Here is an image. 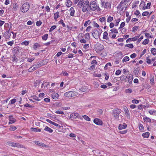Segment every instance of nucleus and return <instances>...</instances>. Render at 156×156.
Listing matches in <instances>:
<instances>
[{
  "mask_svg": "<svg viewBox=\"0 0 156 156\" xmlns=\"http://www.w3.org/2000/svg\"><path fill=\"white\" fill-rule=\"evenodd\" d=\"M151 53L154 55H156V49L155 48H152L151 50Z\"/></svg>",
  "mask_w": 156,
  "mask_h": 156,
  "instance_id": "31",
  "label": "nucleus"
},
{
  "mask_svg": "<svg viewBox=\"0 0 156 156\" xmlns=\"http://www.w3.org/2000/svg\"><path fill=\"white\" fill-rule=\"evenodd\" d=\"M108 33L107 31H105L104 32L103 34V39L108 40Z\"/></svg>",
  "mask_w": 156,
  "mask_h": 156,
  "instance_id": "22",
  "label": "nucleus"
},
{
  "mask_svg": "<svg viewBox=\"0 0 156 156\" xmlns=\"http://www.w3.org/2000/svg\"><path fill=\"white\" fill-rule=\"evenodd\" d=\"M149 41V39H146L143 41L142 42V44L144 45H146V44H147L148 43Z\"/></svg>",
  "mask_w": 156,
  "mask_h": 156,
  "instance_id": "45",
  "label": "nucleus"
},
{
  "mask_svg": "<svg viewBox=\"0 0 156 156\" xmlns=\"http://www.w3.org/2000/svg\"><path fill=\"white\" fill-rule=\"evenodd\" d=\"M156 112V111L154 110H150L149 111V113L151 115H155Z\"/></svg>",
  "mask_w": 156,
  "mask_h": 156,
  "instance_id": "36",
  "label": "nucleus"
},
{
  "mask_svg": "<svg viewBox=\"0 0 156 156\" xmlns=\"http://www.w3.org/2000/svg\"><path fill=\"white\" fill-rule=\"evenodd\" d=\"M121 72L119 69L117 70L116 71L115 74L116 75H119L121 74Z\"/></svg>",
  "mask_w": 156,
  "mask_h": 156,
  "instance_id": "57",
  "label": "nucleus"
},
{
  "mask_svg": "<svg viewBox=\"0 0 156 156\" xmlns=\"http://www.w3.org/2000/svg\"><path fill=\"white\" fill-rule=\"evenodd\" d=\"M121 112V110L118 108L114 109L112 111L113 114L115 118L118 121L119 120V114Z\"/></svg>",
  "mask_w": 156,
  "mask_h": 156,
  "instance_id": "4",
  "label": "nucleus"
},
{
  "mask_svg": "<svg viewBox=\"0 0 156 156\" xmlns=\"http://www.w3.org/2000/svg\"><path fill=\"white\" fill-rule=\"evenodd\" d=\"M139 28V27L138 26H134L133 28L132 31L133 32H135Z\"/></svg>",
  "mask_w": 156,
  "mask_h": 156,
  "instance_id": "41",
  "label": "nucleus"
},
{
  "mask_svg": "<svg viewBox=\"0 0 156 156\" xmlns=\"http://www.w3.org/2000/svg\"><path fill=\"white\" fill-rule=\"evenodd\" d=\"M109 3L108 2H102V5L104 6L105 8H107V7H108Z\"/></svg>",
  "mask_w": 156,
  "mask_h": 156,
  "instance_id": "23",
  "label": "nucleus"
},
{
  "mask_svg": "<svg viewBox=\"0 0 156 156\" xmlns=\"http://www.w3.org/2000/svg\"><path fill=\"white\" fill-rule=\"evenodd\" d=\"M64 95L65 96L67 97H71V94L70 91H69L65 93L64 94Z\"/></svg>",
  "mask_w": 156,
  "mask_h": 156,
  "instance_id": "29",
  "label": "nucleus"
},
{
  "mask_svg": "<svg viewBox=\"0 0 156 156\" xmlns=\"http://www.w3.org/2000/svg\"><path fill=\"white\" fill-rule=\"evenodd\" d=\"M33 132H41V129L38 128H35L33 127H31L30 129Z\"/></svg>",
  "mask_w": 156,
  "mask_h": 156,
  "instance_id": "28",
  "label": "nucleus"
},
{
  "mask_svg": "<svg viewBox=\"0 0 156 156\" xmlns=\"http://www.w3.org/2000/svg\"><path fill=\"white\" fill-rule=\"evenodd\" d=\"M69 11L70 12V15L71 16H73L75 12L74 8L73 7H71L69 10Z\"/></svg>",
  "mask_w": 156,
  "mask_h": 156,
  "instance_id": "20",
  "label": "nucleus"
},
{
  "mask_svg": "<svg viewBox=\"0 0 156 156\" xmlns=\"http://www.w3.org/2000/svg\"><path fill=\"white\" fill-rule=\"evenodd\" d=\"M146 60L147 63L148 64H150L151 63V60L149 58V57H147Z\"/></svg>",
  "mask_w": 156,
  "mask_h": 156,
  "instance_id": "63",
  "label": "nucleus"
},
{
  "mask_svg": "<svg viewBox=\"0 0 156 156\" xmlns=\"http://www.w3.org/2000/svg\"><path fill=\"white\" fill-rule=\"evenodd\" d=\"M89 47V44H86L83 46V48L85 49H88Z\"/></svg>",
  "mask_w": 156,
  "mask_h": 156,
  "instance_id": "50",
  "label": "nucleus"
},
{
  "mask_svg": "<svg viewBox=\"0 0 156 156\" xmlns=\"http://www.w3.org/2000/svg\"><path fill=\"white\" fill-rule=\"evenodd\" d=\"M125 47L129 48H132L133 47V46L132 44H126Z\"/></svg>",
  "mask_w": 156,
  "mask_h": 156,
  "instance_id": "39",
  "label": "nucleus"
},
{
  "mask_svg": "<svg viewBox=\"0 0 156 156\" xmlns=\"http://www.w3.org/2000/svg\"><path fill=\"white\" fill-rule=\"evenodd\" d=\"M151 5V2L148 3L146 7L145 8H144V7L143 9H149L150 8V6Z\"/></svg>",
  "mask_w": 156,
  "mask_h": 156,
  "instance_id": "40",
  "label": "nucleus"
},
{
  "mask_svg": "<svg viewBox=\"0 0 156 156\" xmlns=\"http://www.w3.org/2000/svg\"><path fill=\"white\" fill-rule=\"evenodd\" d=\"M94 122L96 124L98 125H101L103 124L102 121L98 118L95 119L94 120Z\"/></svg>",
  "mask_w": 156,
  "mask_h": 156,
  "instance_id": "10",
  "label": "nucleus"
},
{
  "mask_svg": "<svg viewBox=\"0 0 156 156\" xmlns=\"http://www.w3.org/2000/svg\"><path fill=\"white\" fill-rule=\"evenodd\" d=\"M13 44H14V41L13 40H12L11 41H10L8 42L7 43V44L8 45H9L10 46H12V45Z\"/></svg>",
  "mask_w": 156,
  "mask_h": 156,
  "instance_id": "58",
  "label": "nucleus"
},
{
  "mask_svg": "<svg viewBox=\"0 0 156 156\" xmlns=\"http://www.w3.org/2000/svg\"><path fill=\"white\" fill-rule=\"evenodd\" d=\"M71 97L76 96L77 95V93L75 91H70Z\"/></svg>",
  "mask_w": 156,
  "mask_h": 156,
  "instance_id": "44",
  "label": "nucleus"
},
{
  "mask_svg": "<svg viewBox=\"0 0 156 156\" xmlns=\"http://www.w3.org/2000/svg\"><path fill=\"white\" fill-rule=\"evenodd\" d=\"M89 4L90 2L89 1L86 0L85 1V2L83 3V6H82V11L83 12L88 11V9L90 8Z\"/></svg>",
  "mask_w": 156,
  "mask_h": 156,
  "instance_id": "6",
  "label": "nucleus"
},
{
  "mask_svg": "<svg viewBox=\"0 0 156 156\" xmlns=\"http://www.w3.org/2000/svg\"><path fill=\"white\" fill-rule=\"evenodd\" d=\"M139 36H136L132 38V41H134L136 40L139 38Z\"/></svg>",
  "mask_w": 156,
  "mask_h": 156,
  "instance_id": "56",
  "label": "nucleus"
},
{
  "mask_svg": "<svg viewBox=\"0 0 156 156\" xmlns=\"http://www.w3.org/2000/svg\"><path fill=\"white\" fill-rule=\"evenodd\" d=\"M9 124L10 125L13 123H14L16 120L12 116L10 115L9 116Z\"/></svg>",
  "mask_w": 156,
  "mask_h": 156,
  "instance_id": "12",
  "label": "nucleus"
},
{
  "mask_svg": "<svg viewBox=\"0 0 156 156\" xmlns=\"http://www.w3.org/2000/svg\"><path fill=\"white\" fill-rule=\"evenodd\" d=\"M43 63L39 62L37 64H34L28 69L29 72H32L34 71L42 66L44 65Z\"/></svg>",
  "mask_w": 156,
  "mask_h": 156,
  "instance_id": "3",
  "label": "nucleus"
},
{
  "mask_svg": "<svg viewBox=\"0 0 156 156\" xmlns=\"http://www.w3.org/2000/svg\"><path fill=\"white\" fill-rule=\"evenodd\" d=\"M13 8L14 9V11H16L17 10L18 8V5L16 3H14L13 5Z\"/></svg>",
  "mask_w": 156,
  "mask_h": 156,
  "instance_id": "30",
  "label": "nucleus"
},
{
  "mask_svg": "<svg viewBox=\"0 0 156 156\" xmlns=\"http://www.w3.org/2000/svg\"><path fill=\"white\" fill-rule=\"evenodd\" d=\"M90 8L92 11H95L96 10H98L100 9L99 7L98 6L96 2L95 1H92L90 2Z\"/></svg>",
  "mask_w": 156,
  "mask_h": 156,
  "instance_id": "5",
  "label": "nucleus"
},
{
  "mask_svg": "<svg viewBox=\"0 0 156 156\" xmlns=\"http://www.w3.org/2000/svg\"><path fill=\"white\" fill-rule=\"evenodd\" d=\"M91 23V21H90V20H88L87 21H85L84 25L85 27H87V26L89 25Z\"/></svg>",
  "mask_w": 156,
  "mask_h": 156,
  "instance_id": "35",
  "label": "nucleus"
},
{
  "mask_svg": "<svg viewBox=\"0 0 156 156\" xmlns=\"http://www.w3.org/2000/svg\"><path fill=\"white\" fill-rule=\"evenodd\" d=\"M56 26L55 25H53L51 27V28L49 30V31L50 32L52 31L54 29L56 28Z\"/></svg>",
  "mask_w": 156,
  "mask_h": 156,
  "instance_id": "49",
  "label": "nucleus"
},
{
  "mask_svg": "<svg viewBox=\"0 0 156 156\" xmlns=\"http://www.w3.org/2000/svg\"><path fill=\"white\" fill-rule=\"evenodd\" d=\"M29 43V41H25L21 43V44L27 46L28 45Z\"/></svg>",
  "mask_w": 156,
  "mask_h": 156,
  "instance_id": "46",
  "label": "nucleus"
},
{
  "mask_svg": "<svg viewBox=\"0 0 156 156\" xmlns=\"http://www.w3.org/2000/svg\"><path fill=\"white\" fill-rule=\"evenodd\" d=\"M100 21L104 25H106V20L105 17H103L99 19Z\"/></svg>",
  "mask_w": 156,
  "mask_h": 156,
  "instance_id": "16",
  "label": "nucleus"
},
{
  "mask_svg": "<svg viewBox=\"0 0 156 156\" xmlns=\"http://www.w3.org/2000/svg\"><path fill=\"white\" fill-rule=\"evenodd\" d=\"M132 92V90L130 88H129L127 89H126L125 90V92L126 93H131Z\"/></svg>",
  "mask_w": 156,
  "mask_h": 156,
  "instance_id": "52",
  "label": "nucleus"
},
{
  "mask_svg": "<svg viewBox=\"0 0 156 156\" xmlns=\"http://www.w3.org/2000/svg\"><path fill=\"white\" fill-rule=\"evenodd\" d=\"M59 12H55L54 15V18L55 20H57V19L59 16Z\"/></svg>",
  "mask_w": 156,
  "mask_h": 156,
  "instance_id": "26",
  "label": "nucleus"
},
{
  "mask_svg": "<svg viewBox=\"0 0 156 156\" xmlns=\"http://www.w3.org/2000/svg\"><path fill=\"white\" fill-rule=\"evenodd\" d=\"M44 130L45 131H48L50 133L52 132L53 131V130L51 128L48 126H46Z\"/></svg>",
  "mask_w": 156,
  "mask_h": 156,
  "instance_id": "24",
  "label": "nucleus"
},
{
  "mask_svg": "<svg viewBox=\"0 0 156 156\" xmlns=\"http://www.w3.org/2000/svg\"><path fill=\"white\" fill-rule=\"evenodd\" d=\"M30 7L29 3L26 2L23 4L20 7V10L23 12H27Z\"/></svg>",
  "mask_w": 156,
  "mask_h": 156,
  "instance_id": "2",
  "label": "nucleus"
},
{
  "mask_svg": "<svg viewBox=\"0 0 156 156\" xmlns=\"http://www.w3.org/2000/svg\"><path fill=\"white\" fill-rule=\"evenodd\" d=\"M48 34H46L42 36V39L43 40H46L48 38Z\"/></svg>",
  "mask_w": 156,
  "mask_h": 156,
  "instance_id": "38",
  "label": "nucleus"
},
{
  "mask_svg": "<svg viewBox=\"0 0 156 156\" xmlns=\"http://www.w3.org/2000/svg\"><path fill=\"white\" fill-rule=\"evenodd\" d=\"M128 4L127 3H123V2H120L119 4L118 5L117 8L120 9V11H125L126 9Z\"/></svg>",
  "mask_w": 156,
  "mask_h": 156,
  "instance_id": "7",
  "label": "nucleus"
},
{
  "mask_svg": "<svg viewBox=\"0 0 156 156\" xmlns=\"http://www.w3.org/2000/svg\"><path fill=\"white\" fill-rule=\"evenodd\" d=\"M110 31H111V32H110L109 33V36H110L112 34V33H114L116 34H117L118 33L117 30L115 28L111 30H110Z\"/></svg>",
  "mask_w": 156,
  "mask_h": 156,
  "instance_id": "19",
  "label": "nucleus"
},
{
  "mask_svg": "<svg viewBox=\"0 0 156 156\" xmlns=\"http://www.w3.org/2000/svg\"><path fill=\"white\" fill-rule=\"evenodd\" d=\"M81 117L82 118H83L85 120L87 121H90V119L87 115H82Z\"/></svg>",
  "mask_w": 156,
  "mask_h": 156,
  "instance_id": "27",
  "label": "nucleus"
},
{
  "mask_svg": "<svg viewBox=\"0 0 156 156\" xmlns=\"http://www.w3.org/2000/svg\"><path fill=\"white\" fill-rule=\"evenodd\" d=\"M125 113L127 117L129 119L130 117V114L129 111L127 107H126L124 109Z\"/></svg>",
  "mask_w": 156,
  "mask_h": 156,
  "instance_id": "13",
  "label": "nucleus"
},
{
  "mask_svg": "<svg viewBox=\"0 0 156 156\" xmlns=\"http://www.w3.org/2000/svg\"><path fill=\"white\" fill-rule=\"evenodd\" d=\"M6 145H9V146H12L13 147H15V145H16L15 143L11 142H10V141H9V142H7L6 143Z\"/></svg>",
  "mask_w": 156,
  "mask_h": 156,
  "instance_id": "18",
  "label": "nucleus"
},
{
  "mask_svg": "<svg viewBox=\"0 0 156 156\" xmlns=\"http://www.w3.org/2000/svg\"><path fill=\"white\" fill-rule=\"evenodd\" d=\"M59 23L62 24V26L63 27H66L65 24L63 22V20H61L59 21Z\"/></svg>",
  "mask_w": 156,
  "mask_h": 156,
  "instance_id": "53",
  "label": "nucleus"
},
{
  "mask_svg": "<svg viewBox=\"0 0 156 156\" xmlns=\"http://www.w3.org/2000/svg\"><path fill=\"white\" fill-rule=\"evenodd\" d=\"M132 102L134 104H138L139 103V101L137 100L133 99L132 101Z\"/></svg>",
  "mask_w": 156,
  "mask_h": 156,
  "instance_id": "55",
  "label": "nucleus"
},
{
  "mask_svg": "<svg viewBox=\"0 0 156 156\" xmlns=\"http://www.w3.org/2000/svg\"><path fill=\"white\" fill-rule=\"evenodd\" d=\"M16 127L14 126H10L9 130L12 131H14L16 129Z\"/></svg>",
  "mask_w": 156,
  "mask_h": 156,
  "instance_id": "43",
  "label": "nucleus"
},
{
  "mask_svg": "<svg viewBox=\"0 0 156 156\" xmlns=\"http://www.w3.org/2000/svg\"><path fill=\"white\" fill-rule=\"evenodd\" d=\"M34 142L35 143V144H36L37 145H39L40 146H42L44 147H46V145L45 144L42 143H41L38 141H34Z\"/></svg>",
  "mask_w": 156,
  "mask_h": 156,
  "instance_id": "17",
  "label": "nucleus"
},
{
  "mask_svg": "<svg viewBox=\"0 0 156 156\" xmlns=\"http://www.w3.org/2000/svg\"><path fill=\"white\" fill-rule=\"evenodd\" d=\"M104 47L102 44L99 43H97L94 46V48L97 52L102 51L104 49Z\"/></svg>",
  "mask_w": 156,
  "mask_h": 156,
  "instance_id": "8",
  "label": "nucleus"
},
{
  "mask_svg": "<svg viewBox=\"0 0 156 156\" xmlns=\"http://www.w3.org/2000/svg\"><path fill=\"white\" fill-rule=\"evenodd\" d=\"M42 23L41 21H39L36 22V25L37 26H39Z\"/></svg>",
  "mask_w": 156,
  "mask_h": 156,
  "instance_id": "61",
  "label": "nucleus"
},
{
  "mask_svg": "<svg viewBox=\"0 0 156 156\" xmlns=\"http://www.w3.org/2000/svg\"><path fill=\"white\" fill-rule=\"evenodd\" d=\"M15 147L18 148H23L24 146L18 143H16Z\"/></svg>",
  "mask_w": 156,
  "mask_h": 156,
  "instance_id": "34",
  "label": "nucleus"
},
{
  "mask_svg": "<svg viewBox=\"0 0 156 156\" xmlns=\"http://www.w3.org/2000/svg\"><path fill=\"white\" fill-rule=\"evenodd\" d=\"M145 36L147 37H149L151 38H152L153 37L151 35H150V34H149V33H146L145 34Z\"/></svg>",
  "mask_w": 156,
  "mask_h": 156,
  "instance_id": "64",
  "label": "nucleus"
},
{
  "mask_svg": "<svg viewBox=\"0 0 156 156\" xmlns=\"http://www.w3.org/2000/svg\"><path fill=\"white\" fill-rule=\"evenodd\" d=\"M40 46V45L38 43H36L34 45L33 48L34 49L36 50L37 48H39Z\"/></svg>",
  "mask_w": 156,
  "mask_h": 156,
  "instance_id": "33",
  "label": "nucleus"
},
{
  "mask_svg": "<svg viewBox=\"0 0 156 156\" xmlns=\"http://www.w3.org/2000/svg\"><path fill=\"white\" fill-rule=\"evenodd\" d=\"M85 1L84 0H79L77 4V5L78 7L80 8L82 7Z\"/></svg>",
  "mask_w": 156,
  "mask_h": 156,
  "instance_id": "14",
  "label": "nucleus"
},
{
  "mask_svg": "<svg viewBox=\"0 0 156 156\" xmlns=\"http://www.w3.org/2000/svg\"><path fill=\"white\" fill-rule=\"evenodd\" d=\"M115 21H116V22L115 23V26H118V25L119 22L120 21V19L119 18V19H117V20H115Z\"/></svg>",
  "mask_w": 156,
  "mask_h": 156,
  "instance_id": "51",
  "label": "nucleus"
},
{
  "mask_svg": "<svg viewBox=\"0 0 156 156\" xmlns=\"http://www.w3.org/2000/svg\"><path fill=\"white\" fill-rule=\"evenodd\" d=\"M149 14V12L147 11H145L142 14V15L143 16H147Z\"/></svg>",
  "mask_w": 156,
  "mask_h": 156,
  "instance_id": "59",
  "label": "nucleus"
},
{
  "mask_svg": "<svg viewBox=\"0 0 156 156\" xmlns=\"http://www.w3.org/2000/svg\"><path fill=\"white\" fill-rule=\"evenodd\" d=\"M10 29H9L8 30H7L5 33V37L6 39H9L10 36Z\"/></svg>",
  "mask_w": 156,
  "mask_h": 156,
  "instance_id": "11",
  "label": "nucleus"
},
{
  "mask_svg": "<svg viewBox=\"0 0 156 156\" xmlns=\"http://www.w3.org/2000/svg\"><path fill=\"white\" fill-rule=\"evenodd\" d=\"M97 62L96 60H93L91 62V64L93 65H97Z\"/></svg>",
  "mask_w": 156,
  "mask_h": 156,
  "instance_id": "62",
  "label": "nucleus"
},
{
  "mask_svg": "<svg viewBox=\"0 0 156 156\" xmlns=\"http://www.w3.org/2000/svg\"><path fill=\"white\" fill-rule=\"evenodd\" d=\"M93 23L94 27L97 28H98L99 27V25L98 23H96V22L95 21H93Z\"/></svg>",
  "mask_w": 156,
  "mask_h": 156,
  "instance_id": "60",
  "label": "nucleus"
},
{
  "mask_svg": "<svg viewBox=\"0 0 156 156\" xmlns=\"http://www.w3.org/2000/svg\"><path fill=\"white\" fill-rule=\"evenodd\" d=\"M102 32V30L101 29H94L92 30V34L94 38L97 39L100 37Z\"/></svg>",
  "mask_w": 156,
  "mask_h": 156,
  "instance_id": "1",
  "label": "nucleus"
},
{
  "mask_svg": "<svg viewBox=\"0 0 156 156\" xmlns=\"http://www.w3.org/2000/svg\"><path fill=\"white\" fill-rule=\"evenodd\" d=\"M12 62H17L18 59L14 55L13 57H12Z\"/></svg>",
  "mask_w": 156,
  "mask_h": 156,
  "instance_id": "48",
  "label": "nucleus"
},
{
  "mask_svg": "<svg viewBox=\"0 0 156 156\" xmlns=\"http://www.w3.org/2000/svg\"><path fill=\"white\" fill-rule=\"evenodd\" d=\"M113 20V17L111 16H109L108 17L107 19V21L108 23L111 22Z\"/></svg>",
  "mask_w": 156,
  "mask_h": 156,
  "instance_id": "32",
  "label": "nucleus"
},
{
  "mask_svg": "<svg viewBox=\"0 0 156 156\" xmlns=\"http://www.w3.org/2000/svg\"><path fill=\"white\" fill-rule=\"evenodd\" d=\"M150 135L149 132H147L142 134V136L144 138H148Z\"/></svg>",
  "mask_w": 156,
  "mask_h": 156,
  "instance_id": "25",
  "label": "nucleus"
},
{
  "mask_svg": "<svg viewBox=\"0 0 156 156\" xmlns=\"http://www.w3.org/2000/svg\"><path fill=\"white\" fill-rule=\"evenodd\" d=\"M127 127V125L126 123H123L122 125L120 124L119 126V130L124 129Z\"/></svg>",
  "mask_w": 156,
  "mask_h": 156,
  "instance_id": "15",
  "label": "nucleus"
},
{
  "mask_svg": "<svg viewBox=\"0 0 156 156\" xmlns=\"http://www.w3.org/2000/svg\"><path fill=\"white\" fill-rule=\"evenodd\" d=\"M129 58L128 56L125 57L122 59V62H125L128 61L129 60Z\"/></svg>",
  "mask_w": 156,
  "mask_h": 156,
  "instance_id": "42",
  "label": "nucleus"
},
{
  "mask_svg": "<svg viewBox=\"0 0 156 156\" xmlns=\"http://www.w3.org/2000/svg\"><path fill=\"white\" fill-rule=\"evenodd\" d=\"M52 98L54 99H56L58 98V95L56 93H54L51 94Z\"/></svg>",
  "mask_w": 156,
  "mask_h": 156,
  "instance_id": "21",
  "label": "nucleus"
},
{
  "mask_svg": "<svg viewBox=\"0 0 156 156\" xmlns=\"http://www.w3.org/2000/svg\"><path fill=\"white\" fill-rule=\"evenodd\" d=\"M70 117L74 119L78 117L81 120L83 119L80 116L79 114L77 113H74L71 114L70 115Z\"/></svg>",
  "mask_w": 156,
  "mask_h": 156,
  "instance_id": "9",
  "label": "nucleus"
},
{
  "mask_svg": "<svg viewBox=\"0 0 156 156\" xmlns=\"http://www.w3.org/2000/svg\"><path fill=\"white\" fill-rule=\"evenodd\" d=\"M143 120H144V122H146L151 121V119L148 117H145V118H144Z\"/></svg>",
  "mask_w": 156,
  "mask_h": 156,
  "instance_id": "47",
  "label": "nucleus"
},
{
  "mask_svg": "<svg viewBox=\"0 0 156 156\" xmlns=\"http://www.w3.org/2000/svg\"><path fill=\"white\" fill-rule=\"evenodd\" d=\"M84 37L87 39L89 40L90 38V34L89 33H87L84 34Z\"/></svg>",
  "mask_w": 156,
  "mask_h": 156,
  "instance_id": "37",
  "label": "nucleus"
},
{
  "mask_svg": "<svg viewBox=\"0 0 156 156\" xmlns=\"http://www.w3.org/2000/svg\"><path fill=\"white\" fill-rule=\"evenodd\" d=\"M32 97L34 100H35L36 101H40V100L38 99L36 96H33Z\"/></svg>",
  "mask_w": 156,
  "mask_h": 156,
  "instance_id": "54",
  "label": "nucleus"
}]
</instances>
